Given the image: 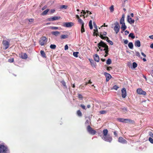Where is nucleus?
Segmentation results:
<instances>
[{
    "label": "nucleus",
    "mask_w": 153,
    "mask_h": 153,
    "mask_svg": "<svg viewBox=\"0 0 153 153\" xmlns=\"http://www.w3.org/2000/svg\"><path fill=\"white\" fill-rule=\"evenodd\" d=\"M128 36L129 37H131L132 39H134L135 38V36H134V33H130L128 35Z\"/></svg>",
    "instance_id": "34"
},
{
    "label": "nucleus",
    "mask_w": 153,
    "mask_h": 153,
    "mask_svg": "<svg viewBox=\"0 0 153 153\" xmlns=\"http://www.w3.org/2000/svg\"><path fill=\"white\" fill-rule=\"evenodd\" d=\"M110 9L111 12H113L114 10V6L112 5L110 7Z\"/></svg>",
    "instance_id": "42"
},
{
    "label": "nucleus",
    "mask_w": 153,
    "mask_h": 153,
    "mask_svg": "<svg viewBox=\"0 0 153 153\" xmlns=\"http://www.w3.org/2000/svg\"><path fill=\"white\" fill-rule=\"evenodd\" d=\"M68 46L67 45H66L65 46V50H67L68 49Z\"/></svg>",
    "instance_id": "55"
},
{
    "label": "nucleus",
    "mask_w": 153,
    "mask_h": 153,
    "mask_svg": "<svg viewBox=\"0 0 153 153\" xmlns=\"http://www.w3.org/2000/svg\"><path fill=\"white\" fill-rule=\"evenodd\" d=\"M119 87H118L117 85H115L113 87V88L112 89H114L116 90H117L118 88H119Z\"/></svg>",
    "instance_id": "44"
},
{
    "label": "nucleus",
    "mask_w": 153,
    "mask_h": 153,
    "mask_svg": "<svg viewBox=\"0 0 153 153\" xmlns=\"http://www.w3.org/2000/svg\"><path fill=\"white\" fill-rule=\"evenodd\" d=\"M108 130L107 129H105L103 131V136H105L107 135Z\"/></svg>",
    "instance_id": "25"
},
{
    "label": "nucleus",
    "mask_w": 153,
    "mask_h": 153,
    "mask_svg": "<svg viewBox=\"0 0 153 153\" xmlns=\"http://www.w3.org/2000/svg\"><path fill=\"white\" fill-rule=\"evenodd\" d=\"M125 35H127L129 33V32L127 30H126L125 31Z\"/></svg>",
    "instance_id": "59"
},
{
    "label": "nucleus",
    "mask_w": 153,
    "mask_h": 153,
    "mask_svg": "<svg viewBox=\"0 0 153 153\" xmlns=\"http://www.w3.org/2000/svg\"><path fill=\"white\" fill-rule=\"evenodd\" d=\"M128 47L131 49H132L133 48V43L131 42H130L128 43Z\"/></svg>",
    "instance_id": "28"
},
{
    "label": "nucleus",
    "mask_w": 153,
    "mask_h": 153,
    "mask_svg": "<svg viewBox=\"0 0 153 153\" xmlns=\"http://www.w3.org/2000/svg\"><path fill=\"white\" fill-rule=\"evenodd\" d=\"M127 21L130 24H131L134 23L135 21L130 17V16H127Z\"/></svg>",
    "instance_id": "12"
},
{
    "label": "nucleus",
    "mask_w": 153,
    "mask_h": 153,
    "mask_svg": "<svg viewBox=\"0 0 153 153\" xmlns=\"http://www.w3.org/2000/svg\"><path fill=\"white\" fill-rule=\"evenodd\" d=\"M124 122V123H133L134 122V120L128 119H125Z\"/></svg>",
    "instance_id": "16"
},
{
    "label": "nucleus",
    "mask_w": 153,
    "mask_h": 153,
    "mask_svg": "<svg viewBox=\"0 0 153 153\" xmlns=\"http://www.w3.org/2000/svg\"><path fill=\"white\" fill-rule=\"evenodd\" d=\"M56 45H51L50 46V48H51L53 49H54L56 48Z\"/></svg>",
    "instance_id": "37"
},
{
    "label": "nucleus",
    "mask_w": 153,
    "mask_h": 153,
    "mask_svg": "<svg viewBox=\"0 0 153 153\" xmlns=\"http://www.w3.org/2000/svg\"><path fill=\"white\" fill-rule=\"evenodd\" d=\"M78 97L81 100L82 99L83 97L81 94H78Z\"/></svg>",
    "instance_id": "46"
},
{
    "label": "nucleus",
    "mask_w": 153,
    "mask_h": 153,
    "mask_svg": "<svg viewBox=\"0 0 153 153\" xmlns=\"http://www.w3.org/2000/svg\"><path fill=\"white\" fill-rule=\"evenodd\" d=\"M100 113L101 114H105L107 113V111H100Z\"/></svg>",
    "instance_id": "41"
},
{
    "label": "nucleus",
    "mask_w": 153,
    "mask_h": 153,
    "mask_svg": "<svg viewBox=\"0 0 153 153\" xmlns=\"http://www.w3.org/2000/svg\"><path fill=\"white\" fill-rule=\"evenodd\" d=\"M61 83L64 86V88L66 89L67 88V87L66 85V83L64 80H62L61 82Z\"/></svg>",
    "instance_id": "24"
},
{
    "label": "nucleus",
    "mask_w": 153,
    "mask_h": 153,
    "mask_svg": "<svg viewBox=\"0 0 153 153\" xmlns=\"http://www.w3.org/2000/svg\"><path fill=\"white\" fill-rule=\"evenodd\" d=\"M114 135L116 136V137H117V132L116 131H114Z\"/></svg>",
    "instance_id": "60"
},
{
    "label": "nucleus",
    "mask_w": 153,
    "mask_h": 153,
    "mask_svg": "<svg viewBox=\"0 0 153 153\" xmlns=\"http://www.w3.org/2000/svg\"><path fill=\"white\" fill-rule=\"evenodd\" d=\"M77 115L79 117H81L82 115V113L80 110H78L77 111Z\"/></svg>",
    "instance_id": "36"
},
{
    "label": "nucleus",
    "mask_w": 153,
    "mask_h": 153,
    "mask_svg": "<svg viewBox=\"0 0 153 153\" xmlns=\"http://www.w3.org/2000/svg\"><path fill=\"white\" fill-rule=\"evenodd\" d=\"M122 25L121 26V29H122V30L124 31L127 28V26L125 25V23H123V24H121Z\"/></svg>",
    "instance_id": "22"
},
{
    "label": "nucleus",
    "mask_w": 153,
    "mask_h": 153,
    "mask_svg": "<svg viewBox=\"0 0 153 153\" xmlns=\"http://www.w3.org/2000/svg\"><path fill=\"white\" fill-rule=\"evenodd\" d=\"M102 34L104 36H106L107 34V33L105 32H104L103 33H102Z\"/></svg>",
    "instance_id": "62"
},
{
    "label": "nucleus",
    "mask_w": 153,
    "mask_h": 153,
    "mask_svg": "<svg viewBox=\"0 0 153 153\" xmlns=\"http://www.w3.org/2000/svg\"><path fill=\"white\" fill-rule=\"evenodd\" d=\"M128 42V41L127 40H125L124 41V43L125 44H127Z\"/></svg>",
    "instance_id": "58"
},
{
    "label": "nucleus",
    "mask_w": 153,
    "mask_h": 153,
    "mask_svg": "<svg viewBox=\"0 0 153 153\" xmlns=\"http://www.w3.org/2000/svg\"><path fill=\"white\" fill-rule=\"evenodd\" d=\"M74 23L72 22H65L63 23V26L65 27H71L74 26Z\"/></svg>",
    "instance_id": "9"
},
{
    "label": "nucleus",
    "mask_w": 153,
    "mask_h": 153,
    "mask_svg": "<svg viewBox=\"0 0 153 153\" xmlns=\"http://www.w3.org/2000/svg\"><path fill=\"white\" fill-rule=\"evenodd\" d=\"M102 138L105 141L110 142L112 140V137L109 135H107L105 136H102Z\"/></svg>",
    "instance_id": "7"
},
{
    "label": "nucleus",
    "mask_w": 153,
    "mask_h": 153,
    "mask_svg": "<svg viewBox=\"0 0 153 153\" xmlns=\"http://www.w3.org/2000/svg\"><path fill=\"white\" fill-rule=\"evenodd\" d=\"M119 142L123 144L126 143L127 142V141L124 139L122 137H120L118 139Z\"/></svg>",
    "instance_id": "10"
},
{
    "label": "nucleus",
    "mask_w": 153,
    "mask_h": 153,
    "mask_svg": "<svg viewBox=\"0 0 153 153\" xmlns=\"http://www.w3.org/2000/svg\"><path fill=\"white\" fill-rule=\"evenodd\" d=\"M80 106L81 107H82V108L84 109H85V110H86V108H85V105H83V104H81L80 105Z\"/></svg>",
    "instance_id": "52"
},
{
    "label": "nucleus",
    "mask_w": 153,
    "mask_h": 153,
    "mask_svg": "<svg viewBox=\"0 0 153 153\" xmlns=\"http://www.w3.org/2000/svg\"><path fill=\"white\" fill-rule=\"evenodd\" d=\"M47 21H53V20L52 19V17H50L46 19Z\"/></svg>",
    "instance_id": "47"
},
{
    "label": "nucleus",
    "mask_w": 153,
    "mask_h": 153,
    "mask_svg": "<svg viewBox=\"0 0 153 153\" xmlns=\"http://www.w3.org/2000/svg\"><path fill=\"white\" fill-rule=\"evenodd\" d=\"M68 35H62L61 36V39H65L68 38Z\"/></svg>",
    "instance_id": "29"
},
{
    "label": "nucleus",
    "mask_w": 153,
    "mask_h": 153,
    "mask_svg": "<svg viewBox=\"0 0 153 153\" xmlns=\"http://www.w3.org/2000/svg\"><path fill=\"white\" fill-rule=\"evenodd\" d=\"M14 61V59L13 58H11L8 59V62L10 63L13 62Z\"/></svg>",
    "instance_id": "48"
},
{
    "label": "nucleus",
    "mask_w": 153,
    "mask_h": 153,
    "mask_svg": "<svg viewBox=\"0 0 153 153\" xmlns=\"http://www.w3.org/2000/svg\"><path fill=\"white\" fill-rule=\"evenodd\" d=\"M114 31L116 34H117L119 31L120 30V26L119 23L117 22H115L114 24Z\"/></svg>",
    "instance_id": "4"
},
{
    "label": "nucleus",
    "mask_w": 153,
    "mask_h": 153,
    "mask_svg": "<svg viewBox=\"0 0 153 153\" xmlns=\"http://www.w3.org/2000/svg\"><path fill=\"white\" fill-rule=\"evenodd\" d=\"M51 33L52 35L56 36L59 35L60 34V32L56 31H52L51 32Z\"/></svg>",
    "instance_id": "18"
},
{
    "label": "nucleus",
    "mask_w": 153,
    "mask_h": 153,
    "mask_svg": "<svg viewBox=\"0 0 153 153\" xmlns=\"http://www.w3.org/2000/svg\"><path fill=\"white\" fill-rule=\"evenodd\" d=\"M111 63V59H108L106 61V64L107 65H110Z\"/></svg>",
    "instance_id": "38"
},
{
    "label": "nucleus",
    "mask_w": 153,
    "mask_h": 153,
    "mask_svg": "<svg viewBox=\"0 0 153 153\" xmlns=\"http://www.w3.org/2000/svg\"><path fill=\"white\" fill-rule=\"evenodd\" d=\"M137 64L135 62H134L132 64V66L134 68H135L137 66Z\"/></svg>",
    "instance_id": "40"
},
{
    "label": "nucleus",
    "mask_w": 153,
    "mask_h": 153,
    "mask_svg": "<svg viewBox=\"0 0 153 153\" xmlns=\"http://www.w3.org/2000/svg\"><path fill=\"white\" fill-rule=\"evenodd\" d=\"M49 9H47V10H46L42 13L41 15L42 16H44L46 15L48 12L49 11Z\"/></svg>",
    "instance_id": "27"
},
{
    "label": "nucleus",
    "mask_w": 153,
    "mask_h": 153,
    "mask_svg": "<svg viewBox=\"0 0 153 153\" xmlns=\"http://www.w3.org/2000/svg\"><path fill=\"white\" fill-rule=\"evenodd\" d=\"M90 123H91V122H90L89 120H86L85 123L86 125H89Z\"/></svg>",
    "instance_id": "54"
},
{
    "label": "nucleus",
    "mask_w": 153,
    "mask_h": 153,
    "mask_svg": "<svg viewBox=\"0 0 153 153\" xmlns=\"http://www.w3.org/2000/svg\"><path fill=\"white\" fill-rule=\"evenodd\" d=\"M29 21L30 22H33V19H29Z\"/></svg>",
    "instance_id": "61"
},
{
    "label": "nucleus",
    "mask_w": 153,
    "mask_h": 153,
    "mask_svg": "<svg viewBox=\"0 0 153 153\" xmlns=\"http://www.w3.org/2000/svg\"><path fill=\"white\" fill-rule=\"evenodd\" d=\"M94 60L95 61H96L97 62H99V60H100L99 57V56H98V55L97 54H95L94 56Z\"/></svg>",
    "instance_id": "15"
},
{
    "label": "nucleus",
    "mask_w": 153,
    "mask_h": 153,
    "mask_svg": "<svg viewBox=\"0 0 153 153\" xmlns=\"http://www.w3.org/2000/svg\"><path fill=\"white\" fill-rule=\"evenodd\" d=\"M95 35H96L97 36H99L102 39H106V38L107 37V36H103V35L102 34V32L100 33V35L96 33L95 34Z\"/></svg>",
    "instance_id": "14"
},
{
    "label": "nucleus",
    "mask_w": 153,
    "mask_h": 153,
    "mask_svg": "<svg viewBox=\"0 0 153 153\" xmlns=\"http://www.w3.org/2000/svg\"><path fill=\"white\" fill-rule=\"evenodd\" d=\"M93 25H94V27L96 29H95L94 30V32L93 33H94V36L95 34V33L96 32H98V29H97V26L96 23H95V22H93Z\"/></svg>",
    "instance_id": "20"
},
{
    "label": "nucleus",
    "mask_w": 153,
    "mask_h": 153,
    "mask_svg": "<svg viewBox=\"0 0 153 153\" xmlns=\"http://www.w3.org/2000/svg\"><path fill=\"white\" fill-rule=\"evenodd\" d=\"M97 46L101 51L103 50L105 51V54L104 56L106 57L108 54L109 48L108 46L102 40L97 44Z\"/></svg>",
    "instance_id": "1"
},
{
    "label": "nucleus",
    "mask_w": 153,
    "mask_h": 153,
    "mask_svg": "<svg viewBox=\"0 0 153 153\" xmlns=\"http://www.w3.org/2000/svg\"><path fill=\"white\" fill-rule=\"evenodd\" d=\"M124 23H125L124 22V15H123L120 20V23L122 24Z\"/></svg>",
    "instance_id": "21"
},
{
    "label": "nucleus",
    "mask_w": 153,
    "mask_h": 153,
    "mask_svg": "<svg viewBox=\"0 0 153 153\" xmlns=\"http://www.w3.org/2000/svg\"><path fill=\"white\" fill-rule=\"evenodd\" d=\"M21 57L23 59H26L27 58V55L26 53H22Z\"/></svg>",
    "instance_id": "19"
},
{
    "label": "nucleus",
    "mask_w": 153,
    "mask_h": 153,
    "mask_svg": "<svg viewBox=\"0 0 153 153\" xmlns=\"http://www.w3.org/2000/svg\"><path fill=\"white\" fill-rule=\"evenodd\" d=\"M149 38L151 39H153V35L149 36Z\"/></svg>",
    "instance_id": "63"
},
{
    "label": "nucleus",
    "mask_w": 153,
    "mask_h": 153,
    "mask_svg": "<svg viewBox=\"0 0 153 153\" xmlns=\"http://www.w3.org/2000/svg\"><path fill=\"white\" fill-rule=\"evenodd\" d=\"M122 96L123 98H125L126 96V90L125 88H123L122 89Z\"/></svg>",
    "instance_id": "11"
},
{
    "label": "nucleus",
    "mask_w": 153,
    "mask_h": 153,
    "mask_svg": "<svg viewBox=\"0 0 153 153\" xmlns=\"http://www.w3.org/2000/svg\"><path fill=\"white\" fill-rule=\"evenodd\" d=\"M136 54L137 56L139 57H140V53L139 52H138V51L136 52Z\"/></svg>",
    "instance_id": "51"
},
{
    "label": "nucleus",
    "mask_w": 153,
    "mask_h": 153,
    "mask_svg": "<svg viewBox=\"0 0 153 153\" xmlns=\"http://www.w3.org/2000/svg\"><path fill=\"white\" fill-rule=\"evenodd\" d=\"M81 32L82 33L85 32V30L84 27V25H82L81 27Z\"/></svg>",
    "instance_id": "31"
},
{
    "label": "nucleus",
    "mask_w": 153,
    "mask_h": 153,
    "mask_svg": "<svg viewBox=\"0 0 153 153\" xmlns=\"http://www.w3.org/2000/svg\"><path fill=\"white\" fill-rule=\"evenodd\" d=\"M87 129L89 133L92 135H94L96 133V131L93 129L89 125L88 126Z\"/></svg>",
    "instance_id": "3"
},
{
    "label": "nucleus",
    "mask_w": 153,
    "mask_h": 153,
    "mask_svg": "<svg viewBox=\"0 0 153 153\" xmlns=\"http://www.w3.org/2000/svg\"><path fill=\"white\" fill-rule=\"evenodd\" d=\"M7 150V147L3 145H0V153H6Z\"/></svg>",
    "instance_id": "5"
},
{
    "label": "nucleus",
    "mask_w": 153,
    "mask_h": 153,
    "mask_svg": "<svg viewBox=\"0 0 153 153\" xmlns=\"http://www.w3.org/2000/svg\"><path fill=\"white\" fill-rule=\"evenodd\" d=\"M125 119L120 118L117 119V121H118L120 122L124 123Z\"/></svg>",
    "instance_id": "32"
},
{
    "label": "nucleus",
    "mask_w": 153,
    "mask_h": 153,
    "mask_svg": "<svg viewBox=\"0 0 153 153\" xmlns=\"http://www.w3.org/2000/svg\"><path fill=\"white\" fill-rule=\"evenodd\" d=\"M89 25L90 29H92L93 28V26L92 25V22L91 20H90L89 23Z\"/></svg>",
    "instance_id": "33"
},
{
    "label": "nucleus",
    "mask_w": 153,
    "mask_h": 153,
    "mask_svg": "<svg viewBox=\"0 0 153 153\" xmlns=\"http://www.w3.org/2000/svg\"><path fill=\"white\" fill-rule=\"evenodd\" d=\"M104 75L105 76L106 81L107 82L108 81L111 77V76L110 74L108 73L105 72L104 73Z\"/></svg>",
    "instance_id": "13"
},
{
    "label": "nucleus",
    "mask_w": 153,
    "mask_h": 153,
    "mask_svg": "<svg viewBox=\"0 0 153 153\" xmlns=\"http://www.w3.org/2000/svg\"><path fill=\"white\" fill-rule=\"evenodd\" d=\"M47 41V38L45 36H42L40 39L39 43L41 46L44 45L46 44Z\"/></svg>",
    "instance_id": "2"
},
{
    "label": "nucleus",
    "mask_w": 153,
    "mask_h": 153,
    "mask_svg": "<svg viewBox=\"0 0 153 153\" xmlns=\"http://www.w3.org/2000/svg\"><path fill=\"white\" fill-rule=\"evenodd\" d=\"M149 135L150 136L151 138L153 137V133L151 131H149Z\"/></svg>",
    "instance_id": "49"
},
{
    "label": "nucleus",
    "mask_w": 153,
    "mask_h": 153,
    "mask_svg": "<svg viewBox=\"0 0 153 153\" xmlns=\"http://www.w3.org/2000/svg\"><path fill=\"white\" fill-rule=\"evenodd\" d=\"M67 6L65 5H62L61 6V8L62 9L64 8L65 9L67 8Z\"/></svg>",
    "instance_id": "45"
},
{
    "label": "nucleus",
    "mask_w": 153,
    "mask_h": 153,
    "mask_svg": "<svg viewBox=\"0 0 153 153\" xmlns=\"http://www.w3.org/2000/svg\"><path fill=\"white\" fill-rule=\"evenodd\" d=\"M134 45L135 46L139 47L140 46V42L139 40H137L135 41Z\"/></svg>",
    "instance_id": "17"
},
{
    "label": "nucleus",
    "mask_w": 153,
    "mask_h": 153,
    "mask_svg": "<svg viewBox=\"0 0 153 153\" xmlns=\"http://www.w3.org/2000/svg\"><path fill=\"white\" fill-rule=\"evenodd\" d=\"M151 48L153 49V44H152L150 46Z\"/></svg>",
    "instance_id": "64"
},
{
    "label": "nucleus",
    "mask_w": 153,
    "mask_h": 153,
    "mask_svg": "<svg viewBox=\"0 0 153 153\" xmlns=\"http://www.w3.org/2000/svg\"><path fill=\"white\" fill-rule=\"evenodd\" d=\"M149 140L151 143L153 144V139H152V138L150 137L149 139Z\"/></svg>",
    "instance_id": "50"
},
{
    "label": "nucleus",
    "mask_w": 153,
    "mask_h": 153,
    "mask_svg": "<svg viewBox=\"0 0 153 153\" xmlns=\"http://www.w3.org/2000/svg\"><path fill=\"white\" fill-rule=\"evenodd\" d=\"M141 55L143 56L144 57H146V54H145L143 52H141Z\"/></svg>",
    "instance_id": "57"
},
{
    "label": "nucleus",
    "mask_w": 153,
    "mask_h": 153,
    "mask_svg": "<svg viewBox=\"0 0 153 153\" xmlns=\"http://www.w3.org/2000/svg\"><path fill=\"white\" fill-rule=\"evenodd\" d=\"M50 28L52 30H57L58 29V27H51Z\"/></svg>",
    "instance_id": "43"
},
{
    "label": "nucleus",
    "mask_w": 153,
    "mask_h": 153,
    "mask_svg": "<svg viewBox=\"0 0 153 153\" xmlns=\"http://www.w3.org/2000/svg\"><path fill=\"white\" fill-rule=\"evenodd\" d=\"M78 21L79 23L82 25H84V22L81 19H78Z\"/></svg>",
    "instance_id": "35"
},
{
    "label": "nucleus",
    "mask_w": 153,
    "mask_h": 153,
    "mask_svg": "<svg viewBox=\"0 0 153 153\" xmlns=\"http://www.w3.org/2000/svg\"><path fill=\"white\" fill-rule=\"evenodd\" d=\"M2 44L3 46L4 47V49L5 50L9 48L10 45V43L7 41L5 40H3L2 41Z\"/></svg>",
    "instance_id": "6"
},
{
    "label": "nucleus",
    "mask_w": 153,
    "mask_h": 153,
    "mask_svg": "<svg viewBox=\"0 0 153 153\" xmlns=\"http://www.w3.org/2000/svg\"><path fill=\"white\" fill-rule=\"evenodd\" d=\"M137 92L138 94L140 95H146V91H143L141 88H138L137 90Z\"/></svg>",
    "instance_id": "8"
},
{
    "label": "nucleus",
    "mask_w": 153,
    "mask_h": 153,
    "mask_svg": "<svg viewBox=\"0 0 153 153\" xmlns=\"http://www.w3.org/2000/svg\"><path fill=\"white\" fill-rule=\"evenodd\" d=\"M108 42L111 45H113V42H112V41H111V40L108 41Z\"/></svg>",
    "instance_id": "56"
},
{
    "label": "nucleus",
    "mask_w": 153,
    "mask_h": 153,
    "mask_svg": "<svg viewBox=\"0 0 153 153\" xmlns=\"http://www.w3.org/2000/svg\"><path fill=\"white\" fill-rule=\"evenodd\" d=\"M60 18V16H54L52 17V19L53 20V21L58 20Z\"/></svg>",
    "instance_id": "30"
},
{
    "label": "nucleus",
    "mask_w": 153,
    "mask_h": 153,
    "mask_svg": "<svg viewBox=\"0 0 153 153\" xmlns=\"http://www.w3.org/2000/svg\"><path fill=\"white\" fill-rule=\"evenodd\" d=\"M78 54L79 52H76L73 53V55L74 57H78Z\"/></svg>",
    "instance_id": "39"
},
{
    "label": "nucleus",
    "mask_w": 153,
    "mask_h": 153,
    "mask_svg": "<svg viewBox=\"0 0 153 153\" xmlns=\"http://www.w3.org/2000/svg\"><path fill=\"white\" fill-rule=\"evenodd\" d=\"M40 53L41 54V55L44 58H46V54L44 52V51H43L41 50L40 51Z\"/></svg>",
    "instance_id": "23"
},
{
    "label": "nucleus",
    "mask_w": 153,
    "mask_h": 153,
    "mask_svg": "<svg viewBox=\"0 0 153 153\" xmlns=\"http://www.w3.org/2000/svg\"><path fill=\"white\" fill-rule=\"evenodd\" d=\"M112 69V68L111 67L109 66L107 68V70L108 71H110Z\"/></svg>",
    "instance_id": "53"
},
{
    "label": "nucleus",
    "mask_w": 153,
    "mask_h": 153,
    "mask_svg": "<svg viewBox=\"0 0 153 153\" xmlns=\"http://www.w3.org/2000/svg\"><path fill=\"white\" fill-rule=\"evenodd\" d=\"M120 111L124 113H126L127 112V108L125 107L120 109Z\"/></svg>",
    "instance_id": "26"
}]
</instances>
